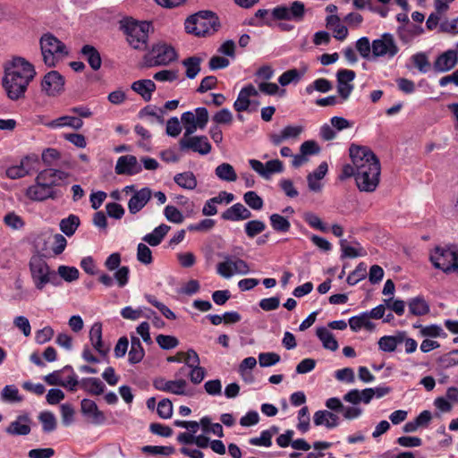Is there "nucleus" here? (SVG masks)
Returning <instances> with one entry per match:
<instances>
[{
    "instance_id": "1",
    "label": "nucleus",
    "mask_w": 458,
    "mask_h": 458,
    "mask_svg": "<svg viewBox=\"0 0 458 458\" xmlns=\"http://www.w3.org/2000/svg\"><path fill=\"white\" fill-rule=\"evenodd\" d=\"M3 87L12 100H18L27 91L36 75L34 65L21 56L13 57L4 63Z\"/></svg>"
},
{
    "instance_id": "2",
    "label": "nucleus",
    "mask_w": 458,
    "mask_h": 458,
    "mask_svg": "<svg viewBox=\"0 0 458 458\" xmlns=\"http://www.w3.org/2000/svg\"><path fill=\"white\" fill-rule=\"evenodd\" d=\"M352 162L356 165V185L363 192H373L379 184L380 163L375 154L366 147L350 148Z\"/></svg>"
},
{
    "instance_id": "3",
    "label": "nucleus",
    "mask_w": 458,
    "mask_h": 458,
    "mask_svg": "<svg viewBox=\"0 0 458 458\" xmlns=\"http://www.w3.org/2000/svg\"><path fill=\"white\" fill-rule=\"evenodd\" d=\"M29 267L37 290L42 291L47 284H59L55 271L50 268L43 256L33 255L30 259Z\"/></svg>"
},
{
    "instance_id": "4",
    "label": "nucleus",
    "mask_w": 458,
    "mask_h": 458,
    "mask_svg": "<svg viewBox=\"0 0 458 458\" xmlns=\"http://www.w3.org/2000/svg\"><path fill=\"white\" fill-rule=\"evenodd\" d=\"M185 30L197 37H205L214 33L219 23L216 14L210 11H200L185 21Z\"/></svg>"
},
{
    "instance_id": "5",
    "label": "nucleus",
    "mask_w": 458,
    "mask_h": 458,
    "mask_svg": "<svg viewBox=\"0 0 458 458\" xmlns=\"http://www.w3.org/2000/svg\"><path fill=\"white\" fill-rule=\"evenodd\" d=\"M433 267L446 275L458 276V248L455 246L436 247L429 254Z\"/></svg>"
},
{
    "instance_id": "6",
    "label": "nucleus",
    "mask_w": 458,
    "mask_h": 458,
    "mask_svg": "<svg viewBox=\"0 0 458 458\" xmlns=\"http://www.w3.org/2000/svg\"><path fill=\"white\" fill-rule=\"evenodd\" d=\"M39 44L43 61L49 67H55L69 54L64 43L51 33L43 34Z\"/></svg>"
},
{
    "instance_id": "7",
    "label": "nucleus",
    "mask_w": 458,
    "mask_h": 458,
    "mask_svg": "<svg viewBox=\"0 0 458 458\" xmlns=\"http://www.w3.org/2000/svg\"><path fill=\"white\" fill-rule=\"evenodd\" d=\"M374 61H390L400 52V47L394 34L385 32L372 40Z\"/></svg>"
},
{
    "instance_id": "8",
    "label": "nucleus",
    "mask_w": 458,
    "mask_h": 458,
    "mask_svg": "<svg viewBox=\"0 0 458 458\" xmlns=\"http://www.w3.org/2000/svg\"><path fill=\"white\" fill-rule=\"evenodd\" d=\"M306 13L307 9L305 4L298 0L291 2L289 4L277 5L270 12L273 20L288 21L296 23L302 22Z\"/></svg>"
},
{
    "instance_id": "9",
    "label": "nucleus",
    "mask_w": 458,
    "mask_h": 458,
    "mask_svg": "<svg viewBox=\"0 0 458 458\" xmlns=\"http://www.w3.org/2000/svg\"><path fill=\"white\" fill-rule=\"evenodd\" d=\"M151 23L148 21H127L124 24L129 44L135 49H144L147 46Z\"/></svg>"
},
{
    "instance_id": "10",
    "label": "nucleus",
    "mask_w": 458,
    "mask_h": 458,
    "mask_svg": "<svg viewBox=\"0 0 458 458\" xmlns=\"http://www.w3.org/2000/svg\"><path fill=\"white\" fill-rule=\"evenodd\" d=\"M181 120L184 129L183 136H191L198 129L203 130L207 126L208 122V109L206 107H197L193 112H184Z\"/></svg>"
},
{
    "instance_id": "11",
    "label": "nucleus",
    "mask_w": 458,
    "mask_h": 458,
    "mask_svg": "<svg viewBox=\"0 0 458 458\" xmlns=\"http://www.w3.org/2000/svg\"><path fill=\"white\" fill-rule=\"evenodd\" d=\"M224 260L216 265V273L224 278H231L233 275H247L250 269L246 261L242 259L225 255Z\"/></svg>"
},
{
    "instance_id": "12",
    "label": "nucleus",
    "mask_w": 458,
    "mask_h": 458,
    "mask_svg": "<svg viewBox=\"0 0 458 458\" xmlns=\"http://www.w3.org/2000/svg\"><path fill=\"white\" fill-rule=\"evenodd\" d=\"M259 96V90L252 84L244 86L239 92L233 103V108L237 112H256L259 102L255 98Z\"/></svg>"
},
{
    "instance_id": "13",
    "label": "nucleus",
    "mask_w": 458,
    "mask_h": 458,
    "mask_svg": "<svg viewBox=\"0 0 458 458\" xmlns=\"http://www.w3.org/2000/svg\"><path fill=\"white\" fill-rule=\"evenodd\" d=\"M153 386L158 391L176 395L191 396L193 394L188 382L183 378L166 380L164 377H157L153 380Z\"/></svg>"
},
{
    "instance_id": "14",
    "label": "nucleus",
    "mask_w": 458,
    "mask_h": 458,
    "mask_svg": "<svg viewBox=\"0 0 458 458\" xmlns=\"http://www.w3.org/2000/svg\"><path fill=\"white\" fill-rule=\"evenodd\" d=\"M147 58L150 66L167 65L177 58V54L172 46L158 43L152 47Z\"/></svg>"
},
{
    "instance_id": "15",
    "label": "nucleus",
    "mask_w": 458,
    "mask_h": 458,
    "mask_svg": "<svg viewBox=\"0 0 458 458\" xmlns=\"http://www.w3.org/2000/svg\"><path fill=\"white\" fill-rule=\"evenodd\" d=\"M388 392L389 389L386 387L365 388L361 391L358 389H352L344 395L343 399L352 404H359L360 403L368 404L374 396L380 398L386 395Z\"/></svg>"
},
{
    "instance_id": "16",
    "label": "nucleus",
    "mask_w": 458,
    "mask_h": 458,
    "mask_svg": "<svg viewBox=\"0 0 458 458\" xmlns=\"http://www.w3.org/2000/svg\"><path fill=\"white\" fill-rule=\"evenodd\" d=\"M64 77L57 71L47 72L42 81V91L48 97H57L64 91Z\"/></svg>"
},
{
    "instance_id": "17",
    "label": "nucleus",
    "mask_w": 458,
    "mask_h": 458,
    "mask_svg": "<svg viewBox=\"0 0 458 458\" xmlns=\"http://www.w3.org/2000/svg\"><path fill=\"white\" fill-rule=\"evenodd\" d=\"M179 146L181 150H192L205 156L210 153L212 146L206 136H183Z\"/></svg>"
},
{
    "instance_id": "18",
    "label": "nucleus",
    "mask_w": 458,
    "mask_h": 458,
    "mask_svg": "<svg viewBox=\"0 0 458 458\" xmlns=\"http://www.w3.org/2000/svg\"><path fill=\"white\" fill-rule=\"evenodd\" d=\"M355 72L352 70L341 69L336 73V88L342 102H345L351 96L354 85Z\"/></svg>"
},
{
    "instance_id": "19",
    "label": "nucleus",
    "mask_w": 458,
    "mask_h": 458,
    "mask_svg": "<svg viewBox=\"0 0 458 458\" xmlns=\"http://www.w3.org/2000/svg\"><path fill=\"white\" fill-rule=\"evenodd\" d=\"M249 165L257 174L266 180L270 179L274 174H279L284 171V165L279 159H272L266 164L257 159H250Z\"/></svg>"
},
{
    "instance_id": "20",
    "label": "nucleus",
    "mask_w": 458,
    "mask_h": 458,
    "mask_svg": "<svg viewBox=\"0 0 458 458\" xmlns=\"http://www.w3.org/2000/svg\"><path fill=\"white\" fill-rule=\"evenodd\" d=\"M114 171L119 175H135L142 171V166L135 156L125 155L117 159Z\"/></svg>"
},
{
    "instance_id": "21",
    "label": "nucleus",
    "mask_w": 458,
    "mask_h": 458,
    "mask_svg": "<svg viewBox=\"0 0 458 458\" xmlns=\"http://www.w3.org/2000/svg\"><path fill=\"white\" fill-rule=\"evenodd\" d=\"M69 174L62 170L47 168L38 173L36 181L44 184L47 187L54 188L61 185V183L67 180Z\"/></svg>"
},
{
    "instance_id": "22",
    "label": "nucleus",
    "mask_w": 458,
    "mask_h": 458,
    "mask_svg": "<svg viewBox=\"0 0 458 458\" xmlns=\"http://www.w3.org/2000/svg\"><path fill=\"white\" fill-rule=\"evenodd\" d=\"M81 411L89 421L94 425H102L106 421V416L100 411L97 403L90 399H82L81 402Z\"/></svg>"
},
{
    "instance_id": "23",
    "label": "nucleus",
    "mask_w": 458,
    "mask_h": 458,
    "mask_svg": "<svg viewBox=\"0 0 458 458\" xmlns=\"http://www.w3.org/2000/svg\"><path fill=\"white\" fill-rule=\"evenodd\" d=\"M26 196L33 201H44L48 199H55L58 192L55 189L47 187L35 180V183L27 189Z\"/></svg>"
},
{
    "instance_id": "24",
    "label": "nucleus",
    "mask_w": 458,
    "mask_h": 458,
    "mask_svg": "<svg viewBox=\"0 0 458 458\" xmlns=\"http://www.w3.org/2000/svg\"><path fill=\"white\" fill-rule=\"evenodd\" d=\"M31 422L28 414H20L8 425L5 432L10 436H27L31 431Z\"/></svg>"
},
{
    "instance_id": "25",
    "label": "nucleus",
    "mask_w": 458,
    "mask_h": 458,
    "mask_svg": "<svg viewBox=\"0 0 458 458\" xmlns=\"http://www.w3.org/2000/svg\"><path fill=\"white\" fill-rule=\"evenodd\" d=\"M424 33V29L420 25L413 23L401 24L396 28V34L404 45L411 44L417 38Z\"/></svg>"
},
{
    "instance_id": "26",
    "label": "nucleus",
    "mask_w": 458,
    "mask_h": 458,
    "mask_svg": "<svg viewBox=\"0 0 458 458\" xmlns=\"http://www.w3.org/2000/svg\"><path fill=\"white\" fill-rule=\"evenodd\" d=\"M152 197V191L148 187L135 191L128 202V209L131 214L140 212Z\"/></svg>"
},
{
    "instance_id": "27",
    "label": "nucleus",
    "mask_w": 458,
    "mask_h": 458,
    "mask_svg": "<svg viewBox=\"0 0 458 458\" xmlns=\"http://www.w3.org/2000/svg\"><path fill=\"white\" fill-rule=\"evenodd\" d=\"M251 216L252 213L250 210L240 202L233 204L221 214L223 220L231 222L248 220Z\"/></svg>"
},
{
    "instance_id": "28",
    "label": "nucleus",
    "mask_w": 458,
    "mask_h": 458,
    "mask_svg": "<svg viewBox=\"0 0 458 458\" xmlns=\"http://www.w3.org/2000/svg\"><path fill=\"white\" fill-rule=\"evenodd\" d=\"M457 64V53L455 50H447L437 56L433 64L437 72H445L452 70Z\"/></svg>"
},
{
    "instance_id": "29",
    "label": "nucleus",
    "mask_w": 458,
    "mask_h": 458,
    "mask_svg": "<svg viewBox=\"0 0 458 458\" xmlns=\"http://www.w3.org/2000/svg\"><path fill=\"white\" fill-rule=\"evenodd\" d=\"M309 65L306 64H301L298 69H290L283 72L278 77V83L282 87H286L291 83L297 84L308 72Z\"/></svg>"
},
{
    "instance_id": "30",
    "label": "nucleus",
    "mask_w": 458,
    "mask_h": 458,
    "mask_svg": "<svg viewBox=\"0 0 458 458\" xmlns=\"http://www.w3.org/2000/svg\"><path fill=\"white\" fill-rule=\"evenodd\" d=\"M313 422L315 426H324L327 429H332L340 425V418L328 410H319L314 413Z\"/></svg>"
},
{
    "instance_id": "31",
    "label": "nucleus",
    "mask_w": 458,
    "mask_h": 458,
    "mask_svg": "<svg viewBox=\"0 0 458 458\" xmlns=\"http://www.w3.org/2000/svg\"><path fill=\"white\" fill-rule=\"evenodd\" d=\"M89 337L92 347L101 356H106L109 352V347L102 340V324L100 322H95L91 326Z\"/></svg>"
},
{
    "instance_id": "32",
    "label": "nucleus",
    "mask_w": 458,
    "mask_h": 458,
    "mask_svg": "<svg viewBox=\"0 0 458 458\" xmlns=\"http://www.w3.org/2000/svg\"><path fill=\"white\" fill-rule=\"evenodd\" d=\"M83 121L72 115H64L49 121L45 125L50 129L56 130L64 127H69L74 130H80L83 126Z\"/></svg>"
},
{
    "instance_id": "33",
    "label": "nucleus",
    "mask_w": 458,
    "mask_h": 458,
    "mask_svg": "<svg viewBox=\"0 0 458 458\" xmlns=\"http://www.w3.org/2000/svg\"><path fill=\"white\" fill-rule=\"evenodd\" d=\"M409 311L413 316H424L430 311V306L424 296L418 295L407 301Z\"/></svg>"
},
{
    "instance_id": "34",
    "label": "nucleus",
    "mask_w": 458,
    "mask_h": 458,
    "mask_svg": "<svg viewBox=\"0 0 458 458\" xmlns=\"http://www.w3.org/2000/svg\"><path fill=\"white\" fill-rule=\"evenodd\" d=\"M349 326L353 332H358L361 328H365L368 331H372L375 328V324L371 321L367 311L350 318Z\"/></svg>"
},
{
    "instance_id": "35",
    "label": "nucleus",
    "mask_w": 458,
    "mask_h": 458,
    "mask_svg": "<svg viewBox=\"0 0 458 458\" xmlns=\"http://www.w3.org/2000/svg\"><path fill=\"white\" fill-rule=\"evenodd\" d=\"M30 170V157H25L21 160L20 164L9 166L5 171V174L8 178L16 180L29 174Z\"/></svg>"
},
{
    "instance_id": "36",
    "label": "nucleus",
    "mask_w": 458,
    "mask_h": 458,
    "mask_svg": "<svg viewBox=\"0 0 458 458\" xmlns=\"http://www.w3.org/2000/svg\"><path fill=\"white\" fill-rule=\"evenodd\" d=\"M171 227L165 224H161L156 227L151 233L144 235L142 240L152 247L159 245L168 233Z\"/></svg>"
},
{
    "instance_id": "37",
    "label": "nucleus",
    "mask_w": 458,
    "mask_h": 458,
    "mask_svg": "<svg viewBox=\"0 0 458 458\" xmlns=\"http://www.w3.org/2000/svg\"><path fill=\"white\" fill-rule=\"evenodd\" d=\"M327 27L333 30L334 37L338 40H344L348 35V30L344 26L340 18L335 14H331L327 17Z\"/></svg>"
},
{
    "instance_id": "38",
    "label": "nucleus",
    "mask_w": 458,
    "mask_h": 458,
    "mask_svg": "<svg viewBox=\"0 0 458 458\" xmlns=\"http://www.w3.org/2000/svg\"><path fill=\"white\" fill-rule=\"evenodd\" d=\"M402 344L400 331L393 335H384L377 341L378 349L384 352H394L397 346Z\"/></svg>"
},
{
    "instance_id": "39",
    "label": "nucleus",
    "mask_w": 458,
    "mask_h": 458,
    "mask_svg": "<svg viewBox=\"0 0 458 458\" xmlns=\"http://www.w3.org/2000/svg\"><path fill=\"white\" fill-rule=\"evenodd\" d=\"M316 335L321 341L322 345L325 349L335 352L338 349L339 345L331 331L325 327H320L317 328Z\"/></svg>"
},
{
    "instance_id": "40",
    "label": "nucleus",
    "mask_w": 458,
    "mask_h": 458,
    "mask_svg": "<svg viewBox=\"0 0 458 458\" xmlns=\"http://www.w3.org/2000/svg\"><path fill=\"white\" fill-rule=\"evenodd\" d=\"M81 386L83 390L93 395H99L104 393L106 386L98 377H85L81 381Z\"/></svg>"
},
{
    "instance_id": "41",
    "label": "nucleus",
    "mask_w": 458,
    "mask_h": 458,
    "mask_svg": "<svg viewBox=\"0 0 458 458\" xmlns=\"http://www.w3.org/2000/svg\"><path fill=\"white\" fill-rule=\"evenodd\" d=\"M216 176L223 182H234L238 176L232 165L229 163H222L215 169Z\"/></svg>"
},
{
    "instance_id": "42",
    "label": "nucleus",
    "mask_w": 458,
    "mask_h": 458,
    "mask_svg": "<svg viewBox=\"0 0 458 458\" xmlns=\"http://www.w3.org/2000/svg\"><path fill=\"white\" fill-rule=\"evenodd\" d=\"M131 89L140 94L145 100L151 98L152 92L156 89V85L151 80H140L134 81Z\"/></svg>"
},
{
    "instance_id": "43",
    "label": "nucleus",
    "mask_w": 458,
    "mask_h": 458,
    "mask_svg": "<svg viewBox=\"0 0 458 458\" xmlns=\"http://www.w3.org/2000/svg\"><path fill=\"white\" fill-rule=\"evenodd\" d=\"M174 182L181 188L185 190H194L198 182L194 174L191 171L179 173L174 176Z\"/></svg>"
},
{
    "instance_id": "44",
    "label": "nucleus",
    "mask_w": 458,
    "mask_h": 458,
    "mask_svg": "<svg viewBox=\"0 0 458 458\" xmlns=\"http://www.w3.org/2000/svg\"><path fill=\"white\" fill-rule=\"evenodd\" d=\"M145 355V351L141 345L140 339L137 336L131 335V350L129 351V362L136 364L142 360Z\"/></svg>"
},
{
    "instance_id": "45",
    "label": "nucleus",
    "mask_w": 458,
    "mask_h": 458,
    "mask_svg": "<svg viewBox=\"0 0 458 458\" xmlns=\"http://www.w3.org/2000/svg\"><path fill=\"white\" fill-rule=\"evenodd\" d=\"M80 224L79 216L72 214L60 221L59 227L63 233L67 237H71L75 233Z\"/></svg>"
},
{
    "instance_id": "46",
    "label": "nucleus",
    "mask_w": 458,
    "mask_h": 458,
    "mask_svg": "<svg viewBox=\"0 0 458 458\" xmlns=\"http://www.w3.org/2000/svg\"><path fill=\"white\" fill-rule=\"evenodd\" d=\"M81 54L87 59L90 67L97 71L101 67V57L98 51L92 46L86 45L81 49Z\"/></svg>"
},
{
    "instance_id": "47",
    "label": "nucleus",
    "mask_w": 458,
    "mask_h": 458,
    "mask_svg": "<svg viewBox=\"0 0 458 458\" xmlns=\"http://www.w3.org/2000/svg\"><path fill=\"white\" fill-rule=\"evenodd\" d=\"M332 89L333 84L330 81L325 78H318L306 86L304 93L307 95H311L314 91L327 93Z\"/></svg>"
},
{
    "instance_id": "48",
    "label": "nucleus",
    "mask_w": 458,
    "mask_h": 458,
    "mask_svg": "<svg viewBox=\"0 0 458 458\" xmlns=\"http://www.w3.org/2000/svg\"><path fill=\"white\" fill-rule=\"evenodd\" d=\"M202 59L199 56H191L182 61V65L185 67L186 77L194 79L200 72V64Z\"/></svg>"
},
{
    "instance_id": "49",
    "label": "nucleus",
    "mask_w": 458,
    "mask_h": 458,
    "mask_svg": "<svg viewBox=\"0 0 458 458\" xmlns=\"http://www.w3.org/2000/svg\"><path fill=\"white\" fill-rule=\"evenodd\" d=\"M266 228L265 222L259 219L249 220L244 224V233L250 239L255 238L258 234L263 233Z\"/></svg>"
},
{
    "instance_id": "50",
    "label": "nucleus",
    "mask_w": 458,
    "mask_h": 458,
    "mask_svg": "<svg viewBox=\"0 0 458 458\" xmlns=\"http://www.w3.org/2000/svg\"><path fill=\"white\" fill-rule=\"evenodd\" d=\"M259 93L261 92L267 96H278L284 98L286 94L284 89H281L276 83L263 81L258 84Z\"/></svg>"
},
{
    "instance_id": "51",
    "label": "nucleus",
    "mask_w": 458,
    "mask_h": 458,
    "mask_svg": "<svg viewBox=\"0 0 458 458\" xmlns=\"http://www.w3.org/2000/svg\"><path fill=\"white\" fill-rule=\"evenodd\" d=\"M356 49L362 58L374 61L372 41L368 37H362L356 41Z\"/></svg>"
},
{
    "instance_id": "52",
    "label": "nucleus",
    "mask_w": 458,
    "mask_h": 458,
    "mask_svg": "<svg viewBox=\"0 0 458 458\" xmlns=\"http://www.w3.org/2000/svg\"><path fill=\"white\" fill-rule=\"evenodd\" d=\"M269 222L271 227L276 232L287 233L291 228V224L289 220L276 213H274L269 216Z\"/></svg>"
},
{
    "instance_id": "53",
    "label": "nucleus",
    "mask_w": 458,
    "mask_h": 458,
    "mask_svg": "<svg viewBox=\"0 0 458 458\" xmlns=\"http://www.w3.org/2000/svg\"><path fill=\"white\" fill-rule=\"evenodd\" d=\"M1 398L7 403H21L23 397L20 394L19 389L14 385L5 386L1 392Z\"/></svg>"
},
{
    "instance_id": "54",
    "label": "nucleus",
    "mask_w": 458,
    "mask_h": 458,
    "mask_svg": "<svg viewBox=\"0 0 458 458\" xmlns=\"http://www.w3.org/2000/svg\"><path fill=\"white\" fill-rule=\"evenodd\" d=\"M256 365L257 360L254 357H247L240 363L238 372L244 381L248 382L251 380L250 370L253 369Z\"/></svg>"
},
{
    "instance_id": "55",
    "label": "nucleus",
    "mask_w": 458,
    "mask_h": 458,
    "mask_svg": "<svg viewBox=\"0 0 458 458\" xmlns=\"http://www.w3.org/2000/svg\"><path fill=\"white\" fill-rule=\"evenodd\" d=\"M243 201L253 210H261L264 207L263 199L254 191L245 192L243 194Z\"/></svg>"
},
{
    "instance_id": "56",
    "label": "nucleus",
    "mask_w": 458,
    "mask_h": 458,
    "mask_svg": "<svg viewBox=\"0 0 458 458\" xmlns=\"http://www.w3.org/2000/svg\"><path fill=\"white\" fill-rule=\"evenodd\" d=\"M304 221L313 229L323 233L328 232L327 225L313 212H306L303 214Z\"/></svg>"
},
{
    "instance_id": "57",
    "label": "nucleus",
    "mask_w": 458,
    "mask_h": 458,
    "mask_svg": "<svg viewBox=\"0 0 458 458\" xmlns=\"http://www.w3.org/2000/svg\"><path fill=\"white\" fill-rule=\"evenodd\" d=\"M297 420V429L301 433L308 432L310 429V416L309 408L307 406H303L298 411Z\"/></svg>"
},
{
    "instance_id": "58",
    "label": "nucleus",
    "mask_w": 458,
    "mask_h": 458,
    "mask_svg": "<svg viewBox=\"0 0 458 458\" xmlns=\"http://www.w3.org/2000/svg\"><path fill=\"white\" fill-rule=\"evenodd\" d=\"M141 451L152 455L169 456L174 453V448L171 445H144Z\"/></svg>"
},
{
    "instance_id": "59",
    "label": "nucleus",
    "mask_w": 458,
    "mask_h": 458,
    "mask_svg": "<svg viewBox=\"0 0 458 458\" xmlns=\"http://www.w3.org/2000/svg\"><path fill=\"white\" fill-rule=\"evenodd\" d=\"M368 275L367 266L365 263H360L355 269L348 276L347 283L350 285H355L363 280Z\"/></svg>"
},
{
    "instance_id": "60",
    "label": "nucleus",
    "mask_w": 458,
    "mask_h": 458,
    "mask_svg": "<svg viewBox=\"0 0 458 458\" xmlns=\"http://www.w3.org/2000/svg\"><path fill=\"white\" fill-rule=\"evenodd\" d=\"M38 420L42 424L44 432H52L56 428V418L50 411H43L39 414Z\"/></svg>"
},
{
    "instance_id": "61",
    "label": "nucleus",
    "mask_w": 458,
    "mask_h": 458,
    "mask_svg": "<svg viewBox=\"0 0 458 458\" xmlns=\"http://www.w3.org/2000/svg\"><path fill=\"white\" fill-rule=\"evenodd\" d=\"M57 274L65 282L71 283L79 278L80 272L75 267L61 265L57 268Z\"/></svg>"
},
{
    "instance_id": "62",
    "label": "nucleus",
    "mask_w": 458,
    "mask_h": 458,
    "mask_svg": "<svg viewBox=\"0 0 458 458\" xmlns=\"http://www.w3.org/2000/svg\"><path fill=\"white\" fill-rule=\"evenodd\" d=\"M165 217L171 223L182 224L184 220L182 213L174 206L167 205L164 208Z\"/></svg>"
},
{
    "instance_id": "63",
    "label": "nucleus",
    "mask_w": 458,
    "mask_h": 458,
    "mask_svg": "<svg viewBox=\"0 0 458 458\" xmlns=\"http://www.w3.org/2000/svg\"><path fill=\"white\" fill-rule=\"evenodd\" d=\"M415 67L421 72L427 73L430 68V63L425 53L420 52L411 56Z\"/></svg>"
},
{
    "instance_id": "64",
    "label": "nucleus",
    "mask_w": 458,
    "mask_h": 458,
    "mask_svg": "<svg viewBox=\"0 0 458 458\" xmlns=\"http://www.w3.org/2000/svg\"><path fill=\"white\" fill-rule=\"evenodd\" d=\"M3 220L4 225L13 230H20L25 225L21 216L14 212H8Z\"/></svg>"
}]
</instances>
